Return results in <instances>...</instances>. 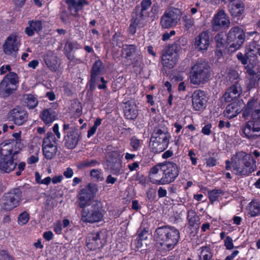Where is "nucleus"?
<instances>
[{"mask_svg": "<svg viewBox=\"0 0 260 260\" xmlns=\"http://www.w3.org/2000/svg\"><path fill=\"white\" fill-rule=\"evenodd\" d=\"M234 173L240 176H248L256 169V160L250 154L241 151L231 158Z\"/></svg>", "mask_w": 260, "mask_h": 260, "instance_id": "obj_1", "label": "nucleus"}, {"mask_svg": "<svg viewBox=\"0 0 260 260\" xmlns=\"http://www.w3.org/2000/svg\"><path fill=\"white\" fill-rule=\"evenodd\" d=\"M171 136L168 128L163 124L156 127L150 137L149 148L154 153H159L168 147Z\"/></svg>", "mask_w": 260, "mask_h": 260, "instance_id": "obj_2", "label": "nucleus"}, {"mask_svg": "<svg viewBox=\"0 0 260 260\" xmlns=\"http://www.w3.org/2000/svg\"><path fill=\"white\" fill-rule=\"evenodd\" d=\"M155 236L163 249L170 251L177 244L180 239V232L171 226H163L156 229Z\"/></svg>", "mask_w": 260, "mask_h": 260, "instance_id": "obj_3", "label": "nucleus"}, {"mask_svg": "<svg viewBox=\"0 0 260 260\" xmlns=\"http://www.w3.org/2000/svg\"><path fill=\"white\" fill-rule=\"evenodd\" d=\"M210 76V68L205 62H197L192 66L189 79L193 85H200L207 82Z\"/></svg>", "mask_w": 260, "mask_h": 260, "instance_id": "obj_4", "label": "nucleus"}, {"mask_svg": "<svg viewBox=\"0 0 260 260\" xmlns=\"http://www.w3.org/2000/svg\"><path fill=\"white\" fill-rule=\"evenodd\" d=\"M245 40V33L243 30L239 26L231 28L227 35V41L230 44V48L232 51L240 48Z\"/></svg>", "mask_w": 260, "mask_h": 260, "instance_id": "obj_5", "label": "nucleus"}, {"mask_svg": "<svg viewBox=\"0 0 260 260\" xmlns=\"http://www.w3.org/2000/svg\"><path fill=\"white\" fill-rule=\"evenodd\" d=\"M18 77L14 72H10L0 82V94L8 96L16 90Z\"/></svg>", "mask_w": 260, "mask_h": 260, "instance_id": "obj_6", "label": "nucleus"}, {"mask_svg": "<svg viewBox=\"0 0 260 260\" xmlns=\"http://www.w3.org/2000/svg\"><path fill=\"white\" fill-rule=\"evenodd\" d=\"M22 200V192L19 189H14L5 193L3 198L2 208L11 211L18 207Z\"/></svg>", "mask_w": 260, "mask_h": 260, "instance_id": "obj_7", "label": "nucleus"}, {"mask_svg": "<svg viewBox=\"0 0 260 260\" xmlns=\"http://www.w3.org/2000/svg\"><path fill=\"white\" fill-rule=\"evenodd\" d=\"M180 12L179 9L170 8L167 9L160 19V24L164 28H169L176 26L180 20Z\"/></svg>", "mask_w": 260, "mask_h": 260, "instance_id": "obj_8", "label": "nucleus"}, {"mask_svg": "<svg viewBox=\"0 0 260 260\" xmlns=\"http://www.w3.org/2000/svg\"><path fill=\"white\" fill-rule=\"evenodd\" d=\"M149 14H144L134 9L132 13L131 24L128 28L130 34L134 35L136 32L137 28L143 27L148 22Z\"/></svg>", "mask_w": 260, "mask_h": 260, "instance_id": "obj_9", "label": "nucleus"}, {"mask_svg": "<svg viewBox=\"0 0 260 260\" xmlns=\"http://www.w3.org/2000/svg\"><path fill=\"white\" fill-rule=\"evenodd\" d=\"M162 170L164 185L174 182L179 173V169L177 164L170 161L162 164Z\"/></svg>", "mask_w": 260, "mask_h": 260, "instance_id": "obj_10", "label": "nucleus"}, {"mask_svg": "<svg viewBox=\"0 0 260 260\" xmlns=\"http://www.w3.org/2000/svg\"><path fill=\"white\" fill-rule=\"evenodd\" d=\"M20 39L16 34H12L6 40L3 46L4 53L7 55L16 57L19 47L20 45Z\"/></svg>", "mask_w": 260, "mask_h": 260, "instance_id": "obj_11", "label": "nucleus"}, {"mask_svg": "<svg viewBox=\"0 0 260 260\" xmlns=\"http://www.w3.org/2000/svg\"><path fill=\"white\" fill-rule=\"evenodd\" d=\"M97 191V186L94 184H89L81 189L79 197L80 206L84 208L90 205Z\"/></svg>", "mask_w": 260, "mask_h": 260, "instance_id": "obj_12", "label": "nucleus"}, {"mask_svg": "<svg viewBox=\"0 0 260 260\" xmlns=\"http://www.w3.org/2000/svg\"><path fill=\"white\" fill-rule=\"evenodd\" d=\"M81 220L86 222L94 223L101 221L103 218L102 212L95 206L90 208H83Z\"/></svg>", "mask_w": 260, "mask_h": 260, "instance_id": "obj_13", "label": "nucleus"}, {"mask_svg": "<svg viewBox=\"0 0 260 260\" xmlns=\"http://www.w3.org/2000/svg\"><path fill=\"white\" fill-rule=\"evenodd\" d=\"M242 115L246 119L251 116L252 119L260 121V104L256 100H250L243 112Z\"/></svg>", "mask_w": 260, "mask_h": 260, "instance_id": "obj_14", "label": "nucleus"}, {"mask_svg": "<svg viewBox=\"0 0 260 260\" xmlns=\"http://www.w3.org/2000/svg\"><path fill=\"white\" fill-rule=\"evenodd\" d=\"M192 106L194 111H201L205 109L207 99L205 91L200 89L195 90L191 96Z\"/></svg>", "mask_w": 260, "mask_h": 260, "instance_id": "obj_15", "label": "nucleus"}, {"mask_svg": "<svg viewBox=\"0 0 260 260\" xmlns=\"http://www.w3.org/2000/svg\"><path fill=\"white\" fill-rule=\"evenodd\" d=\"M212 23L213 29L218 30L222 28L229 27L230 24V20L224 11L219 10L217 13L214 15L212 20Z\"/></svg>", "mask_w": 260, "mask_h": 260, "instance_id": "obj_16", "label": "nucleus"}, {"mask_svg": "<svg viewBox=\"0 0 260 260\" xmlns=\"http://www.w3.org/2000/svg\"><path fill=\"white\" fill-rule=\"evenodd\" d=\"M245 137L248 139H255L260 135V121L254 120L248 121L242 129Z\"/></svg>", "mask_w": 260, "mask_h": 260, "instance_id": "obj_17", "label": "nucleus"}, {"mask_svg": "<svg viewBox=\"0 0 260 260\" xmlns=\"http://www.w3.org/2000/svg\"><path fill=\"white\" fill-rule=\"evenodd\" d=\"M178 60V55L172 47H169L162 54V64L169 69H172L177 63Z\"/></svg>", "mask_w": 260, "mask_h": 260, "instance_id": "obj_18", "label": "nucleus"}, {"mask_svg": "<svg viewBox=\"0 0 260 260\" xmlns=\"http://www.w3.org/2000/svg\"><path fill=\"white\" fill-rule=\"evenodd\" d=\"M9 118L18 125H21L27 120V112L21 108H15L10 111L8 114Z\"/></svg>", "mask_w": 260, "mask_h": 260, "instance_id": "obj_19", "label": "nucleus"}, {"mask_svg": "<svg viewBox=\"0 0 260 260\" xmlns=\"http://www.w3.org/2000/svg\"><path fill=\"white\" fill-rule=\"evenodd\" d=\"M247 75L246 76V85L248 88H252L257 86L260 80V70L255 71L249 66L245 67Z\"/></svg>", "mask_w": 260, "mask_h": 260, "instance_id": "obj_20", "label": "nucleus"}, {"mask_svg": "<svg viewBox=\"0 0 260 260\" xmlns=\"http://www.w3.org/2000/svg\"><path fill=\"white\" fill-rule=\"evenodd\" d=\"M86 246L90 250H95L103 246L99 232H92L88 234L86 239Z\"/></svg>", "mask_w": 260, "mask_h": 260, "instance_id": "obj_21", "label": "nucleus"}, {"mask_svg": "<svg viewBox=\"0 0 260 260\" xmlns=\"http://www.w3.org/2000/svg\"><path fill=\"white\" fill-rule=\"evenodd\" d=\"M242 93L241 85L237 81L235 82L223 95V98L226 102H231L238 98Z\"/></svg>", "mask_w": 260, "mask_h": 260, "instance_id": "obj_22", "label": "nucleus"}, {"mask_svg": "<svg viewBox=\"0 0 260 260\" xmlns=\"http://www.w3.org/2000/svg\"><path fill=\"white\" fill-rule=\"evenodd\" d=\"M210 45L209 33L203 31L196 38L194 47L199 51H206Z\"/></svg>", "mask_w": 260, "mask_h": 260, "instance_id": "obj_23", "label": "nucleus"}, {"mask_svg": "<svg viewBox=\"0 0 260 260\" xmlns=\"http://www.w3.org/2000/svg\"><path fill=\"white\" fill-rule=\"evenodd\" d=\"M162 164H159L151 168L149 172V178L150 181L156 185H164L162 181V176L161 174Z\"/></svg>", "mask_w": 260, "mask_h": 260, "instance_id": "obj_24", "label": "nucleus"}, {"mask_svg": "<svg viewBox=\"0 0 260 260\" xmlns=\"http://www.w3.org/2000/svg\"><path fill=\"white\" fill-rule=\"evenodd\" d=\"M228 9L231 14L234 17L242 15L245 10V5L242 0H228Z\"/></svg>", "mask_w": 260, "mask_h": 260, "instance_id": "obj_25", "label": "nucleus"}, {"mask_svg": "<svg viewBox=\"0 0 260 260\" xmlns=\"http://www.w3.org/2000/svg\"><path fill=\"white\" fill-rule=\"evenodd\" d=\"M16 162L14 161L13 157L4 155L0 160V170L5 173H9L16 167Z\"/></svg>", "mask_w": 260, "mask_h": 260, "instance_id": "obj_26", "label": "nucleus"}, {"mask_svg": "<svg viewBox=\"0 0 260 260\" xmlns=\"http://www.w3.org/2000/svg\"><path fill=\"white\" fill-rule=\"evenodd\" d=\"M123 111L124 116L127 119H135L137 118L138 114L136 104L133 101L126 102Z\"/></svg>", "mask_w": 260, "mask_h": 260, "instance_id": "obj_27", "label": "nucleus"}, {"mask_svg": "<svg viewBox=\"0 0 260 260\" xmlns=\"http://www.w3.org/2000/svg\"><path fill=\"white\" fill-rule=\"evenodd\" d=\"M28 26L25 28V32L28 36H32L34 32H39L42 29V22L41 20H29Z\"/></svg>", "mask_w": 260, "mask_h": 260, "instance_id": "obj_28", "label": "nucleus"}, {"mask_svg": "<svg viewBox=\"0 0 260 260\" xmlns=\"http://www.w3.org/2000/svg\"><path fill=\"white\" fill-rule=\"evenodd\" d=\"M102 62L101 60H96L93 64L91 70L90 83L91 86H94L99 79V75L101 73Z\"/></svg>", "mask_w": 260, "mask_h": 260, "instance_id": "obj_29", "label": "nucleus"}, {"mask_svg": "<svg viewBox=\"0 0 260 260\" xmlns=\"http://www.w3.org/2000/svg\"><path fill=\"white\" fill-rule=\"evenodd\" d=\"M248 213L251 217L260 215V199H253L248 205Z\"/></svg>", "mask_w": 260, "mask_h": 260, "instance_id": "obj_30", "label": "nucleus"}, {"mask_svg": "<svg viewBox=\"0 0 260 260\" xmlns=\"http://www.w3.org/2000/svg\"><path fill=\"white\" fill-rule=\"evenodd\" d=\"M56 112L51 108L44 110L40 114L42 120L46 124L52 123L56 119Z\"/></svg>", "mask_w": 260, "mask_h": 260, "instance_id": "obj_31", "label": "nucleus"}, {"mask_svg": "<svg viewBox=\"0 0 260 260\" xmlns=\"http://www.w3.org/2000/svg\"><path fill=\"white\" fill-rule=\"evenodd\" d=\"M44 61L51 70H55L59 63L55 54L51 51L48 52L44 56Z\"/></svg>", "mask_w": 260, "mask_h": 260, "instance_id": "obj_32", "label": "nucleus"}, {"mask_svg": "<svg viewBox=\"0 0 260 260\" xmlns=\"http://www.w3.org/2000/svg\"><path fill=\"white\" fill-rule=\"evenodd\" d=\"M240 112V108L236 103H232L228 105L224 112L225 116L229 119L236 117Z\"/></svg>", "mask_w": 260, "mask_h": 260, "instance_id": "obj_33", "label": "nucleus"}, {"mask_svg": "<svg viewBox=\"0 0 260 260\" xmlns=\"http://www.w3.org/2000/svg\"><path fill=\"white\" fill-rule=\"evenodd\" d=\"M48 141H46L45 144H43V151L44 156L48 159L54 157L57 152L56 145H48Z\"/></svg>", "mask_w": 260, "mask_h": 260, "instance_id": "obj_34", "label": "nucleus"}, {"mask_svg": "<svg viewBox=\"0 0 260 260\" xmlns=\"http://www.w3.org/2000/svg\"><path fill=\"white\" fill-rule=\"evenodd\" d=\"M78 141L77 134L75 132L68 133L66 139V147L69 149H73L76 146Z\"/></svg>", "mask_w": 260, "mask_h": 260, "instance_id": "obj_35", "label": "nucleus"}, {"mask_svg": "<svg viewBox=\"0 0 260 260\" xmlns=\"http://www.w3.org/2000/svg\"><path fill=\"white\" fill-rule=\"evenodd\" d=\"M187 218L190 226H198L200 224V217L193 210L188 211Z\"/></svg>", "mask_w": 260, "mask_h": 260, "instance_id": "obj_36", "label": "nucleus"}, {"mask_svg": "<svg viewBox=\"0 0 260 260\" xmlns=\"http://www.w3.org/2000/svg\"><path fill=\"white\" fill-rule=\"evenodd\" d=\"M24 97L25 103L28 109H32L38 105V100L34 95L26 94Z\"/></svg>", "mask_w": 260, "mask_h": 260, "instance_id": "obj_37", "label": "nucleus"}, {"mask_svg": "<svg viewBox=\"0 0 260 260\" xmlns=\"http://www.w3.org/2000/svg\"><path fill=\"white\" fill-rule=\"evenodd\" d=\"M108 165L110 167L113 174L116 175L120 174L122 169L121 161L120 159L108 163Z\"/></svg>", "mask_w": 260, "mask_h": 260, "instance_id": "obj_38", "label": "nucleus"}, {"mask_svg": "<svg viewBox=\"0 0 260 260\" xmlns=\"http://www.w3.org/2000/svg\"><path fill=\"white\" fill-rule=\"evenodd\" d=\"M213 254L210 248L207 247H202L199 255V260H211Z\"/></svg>", "mask_w": 260, "mask_h": 260, "instance_id": "obj_39", "label": "nucleus"}, {"mask_svg": "<svg viewBox=\"0 0 260 260\" xmlns=\"http://www.w3.org/2000/svg\"><path fill=\"white\" fill-rule=\"evenodd\" d=\"M152 4L151 0H143L141 2L140 6H137L135 9L144 14H149L147 10L150 7Z\"/></svg>", "mask_w": 260, "mask_h": 260, "instance_id": "obj_40", "label": "nucleus"}, {"mask_svg": "<svg viewBox=\"0 0 260 260\" xmlns=\"http://www.w3.org/2000/svg\"><path fill=\"white\" fill-rule=\"evenodd\" d=\"M223 193L221 189H213L208 191V197L210 202L213 204L214 202L218 200L221 194Z\"/></svg>", "mask_w": 260, "mask_h": 260, "instance_id": "obj_41", "label": "nucleus"}, {"mask_svg": "<svg viewBox=\"0 0 260 260\" xmlns=\"http://www.w3.org/2000/svg\"><path fill=\"white\" fill-rule=\"evenodd\" d=\"M137 47L135 45H124L122 48V53L125 54V57L133 55L135 52Z\"/></svg>", "mask_w": 260, "mask_h": 260, "instance_id": "obj_42", "label": "nucleus"}, {"mask_svg": "<svg viewBox=\"0 0 260 260\" xmlns=\"http://www.w3.org/2000/svg\"><path fill=\"white\" fill-rule=\"evenodd\" d=\"M90 175L91 178L96 181H102L104 180L101 169H92L90 171Z\"/></svg>", "mask_w": 260, "mask_h": 260, "instance_id": "obj_43", "label": "nucleus"}, {"mask_svg": "<svg viewBox=\"0 0 260 260\" xmlns=\"http://www.w3.org/2000/svg\"><path fill=\"white\" fill-rule=\"evenodd\" d=\"M245 56L248 60H254L256 57V49L254 46H249L247 47L245 49Z\"/></svg>", "mask_w": 260, "mask_h": 260, "instance_id": "obj_44", "label": "nucleus"}, {"mask_svg": "<svg viewBox=\"0 0 260 260\" xmlns=\"http://www.w3.org/2000/svg\"><path fill=\"white\" fill-rule=\"evenodd\" d=\"M35 151L34 154L31 155L26 159L27 163L29 165L36 164L39 161V153L40 152V149L36 147L35 149Z\"/></svg>", "mask_w": 260, "mask_h": 260, "instance_id": "obj_45", "label": "nucleus"}, {"mask_svg": "<svg viewBox=\"0 0 260 260\" xmlns=\"http://www.w3.org/2000/svg\"><path fill=\"white\" fill-rule=\"evenodd\" d=\"M29 219V214L24 211L21 213L18 218V223L20 225L26 224Z\"/></svg>", "mask_w": 260, "mask_h": 260, "instance_id": "obj_46", "label": "nucleus"}, {"mask_svg": "<svg viewBox=\"0 0 260 260\" xmlns=\"http://www.w3.org/2000/svg\"><path fill=\"white\" fill-rule=\"evenodd\" d=\"M216 46L218 48H224L225 45L224 35L218 34L215 37Z\"/></svg>", "mask_w": 260, "mask_h": 260, "instance_id": "obj_47", "label": "nucleus"}, {"mask_svg": "<svg viewBox=\"0 0 260 260\" xmlns=\"http://www.w3.org/2000/svg\"><path fill=\"white\" fill-rule=\"evenodd\" d=\"M100 164V163L95 159H87L83 161L80 164L81 168H89L95 167Z\"/></svg>", "mask_w": 260, "mask_h": 260, "instance_id": "obj_48", "label": "nucleus"}, {"mask_svg": "<svg viewBox=\"0 0 260 260\" xmlns=\"http://www.w3.org/2000/svg\"><path fill=\"white\" fill-rule=\"evenodd\" d=\"M46 141H48V145H56V138L52 133H48L44 138L43 144H45Z\"/></svg>", "mask_w": 260, "mask_h": 260, "instance_id": "obj_49", "label": "nucleus"}, {"mask_svg": "<svg viewBox=\"0 0 260 260\" xmlns=\"http://www.w3.org/2000/svg\"><path fill=\"white\" fill-rule=\"evenodd\" d=\"M71 110L75 112L76 116H79L81 113V106L80 103L77 101H74L71 105Z\"/></svg>", "mask_w": 260, "mask_h": 260, "instance_id": "obj_50", "label": "nucleus"}, {"mask_svg": "<svg viewBox=\"0 0 260 260\" xmlns=\"http://www.w3.org/2000/svg\"><path fill=\"white\" fill-rule=\"evenodd\" d=\"M228 77L229 80L231 82H234V81H237L239 83V75L238 73L234 70H231L228 73Z\"/></svg>", "mask_w": 260, "mask_h": 260, "instance_id": "obj_51", "label": "nucleus"}, {"mask_svg": "<svg viewBox=\"0 0 260 260\" xmlns=\"http://www.w3.org/2000/svg\"><path fill=\"white\" fill-rule=\"evenodd\" d=\"M131 146L134 151L138 150L141 147V141L135 137H133L130 140Z\"/></svg>", "mask_w": 260, "mask_h": 260, "instance_id": "obj_52", "label": "nucleus"}, {"mask_svg": "<svg viewBox=\"0 0 260 260\" xmlns=\"http://www.w3.org/2000/svg\"><path fill=\"white\" fill-rule=\"evenodd\" d=\"M118 153L117 151H112L108 153L107 156V162H111L115 160H118Z\"/></svg>", "mask_w": 260, "mask_h": 260, "instance_id": "obj_53", "label": "nucleus"}, {"mask_svg": "<svg viewBox=\"0 0 260 260\" xmlns=\"http://www.w3.org/2000/svg\"><path fill=\"white\" fill-rule=\"evenodd\" d=\"M183 19L186 28L189 29L194 25V19L192 17L186 16L183 17Z\"/></svg>", "mask_w": 260, "mask_h": 260, "instance_id": "obj_54", "label": "nucleus"}, {"mask_svg": "<svg viewBox=\"0 0 260 260\" xmlns=\"http://www.w3.org/2000/svg\"><path fill=\"white\" fill-rule=\"evenodd\" d=\"M224 246L228 250H231L234 248L233 240L231 237L228 236L224 240Z\"/></svg>", "mask_w": 260, "mask_h": 260, "instance_id": "obj_55", "label": "nucleus"}, {"mask_svg": "<svg viewBox=\"0 0 260 260\" xmlns=\"http://www.w3.org/2000/svg\"><path fill=\"white\" fill-rule=\"evenodd\" d=\"M237 57L242 64L245 65L247 63L248 59L245 56V54L244 55L241 52H238L237 54Z\"/></svg>", "mask_w": 260, "mask_h": 260, "instance_id": "obj_56", "label": "nucleus"}, {"mask_svg": "<svg viewBox=\"0 0 260 260\" xmlns=\"http://www.w3.org/2000/svg\"><path fill=\"white\" fill-rule=\"evenodd\" d=\"M68 4L72 6L74 8H75L76 11H78V7L79 6H82V0H78V2H76V0H69L68 1Z\"/></svg>", "mask_w": 260, "mask_h": 260, "instance_id": "obj_57", "label": "nucleus"}, {"mask_svg": "<svg viewBox=\"0 0 260 260\" xmlns=\"http://www.w3.org/2000/svg\"><path fill=\"white\" fill-rule=\"evenodd\" d=\"M217 164L216 159L213 157H210L206 159V165L208 167H211L216 166Z\"/></svg>", "mask_w": 260, "mask_h": 260, "instance_id": "obj_58", "label": "nucleus"}, {"mask_svg": "<svg viewBox=\"0 0 260 260\" xmlns=\"http://www.w3.org/2000/svg\"><path fill=\"white\" fill-rule=\"evenodd\" d=\"M54 232L57 234H60L62 232V224L60 221H58L54 224L53 228Z\"/></svg>", "mask_w": 260, "mask_h": 260, "instance_id": "obj_59", "label": "nucleus"}, {"mask_svg": "<svg viewBox=\"0 0 260 260\" xmlns=\"http://www.w3.org/2000/svg\"><path fill=\"white\" fill-rule=\"evenodd\" d=\"M0 260H14V258L6 251H2L0 254Z\"/></svg>", "mask_w": 260, "mask_h": 260, "instance_id": "obj_60", "label": "nucleus"}, {"mask_svg": "<svg viewBox=\"0 0 260 260\" xmlns=\"http://www.w3.org/2000/svg\"><path fill=\"white\" fill-rule=\"evenodd\" d=\"M212 125L210 123H208L205 125L202 129V133L205 135H209L211 134V128Z\"/></svg>", "mask_w": 260, "mask_h": 260, "instance_id": "obj_61", "label": "nucleus"}, {"mask_svg": "<svg viewBox=\"0 0 260 260\" xmlns=\"http://www.w3.org/2000/svg\"><path fill=\"white\" fill-rule=\"evenodd\" d=\"M25 166H26L25 162L24 161H21L18 164V167H17V169L18 170L16 172V175L17 176H19L21 175L22 172L25 169Z\"/></svg>", "mask_w": 260, "mask_h": 260, "instance_id": "obj_62", "label": "nucleus"}, {"mask_svg": "<svg viewBox=\"0 0 260 260\" xmlns=\"http://www.w3.org/2000/svg\"><path fill=\"white\" fill-rule=\"evenodd\" d=\"M176 34L175 30H171L169 32H166L162 36V40L164 41L168 40L172 36H174Z\"/></svg>", "mask_w": 260, "mask_h": 260, "instance_id": "obj_63", "label": "nucleus"}, {"mask_svg": "<svg viewBox=\"0 0 260 260\" xmlns=\"http://www.w3.org/2000/svg\"><path fill=\"white\" fill-rule=\"evenodd\" d=\"M43 237L46 241H49L53 239L54 235L52 232L48 231L43 233Z\"/></svg>", "mask_w": 260, "mask_h": 260, "instance_id": "obj_64", "label": "nucleus"}]
</instances>
